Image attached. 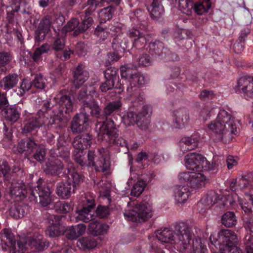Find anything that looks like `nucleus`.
Wrapping results in <instances>:
<instances>
[{
    "mask_svg": "<svg viewBox=\"0 0 253 253\" xmlns=\"http://www.w3.org/2000/svg\"><path fill=\"white\" fill-rule=\"evenodd\" d=\"M236 184L240 189H245L247 187L249 184V181L245 177H241L236 179L235 182H232L230 185L232 188L233 185Z\"/></svg>",
    "mask_w": 253,
    "mask_h": 253,
    "instance_id": "58",
    "label": "nucleus"
},
{
    "mask_svg": "<svg viewBox=\"0 0 253 253\" xmlns=\"http://www.w3.org/2000/svg\"><path fill=\"white\" fill-rule=\"evenodd\" d=\"M193 172L184 171L180 172L178 175V179L181 182H188L189 185L190 184L191 179Z\"/></svg>",
    "mask_w": 253,
    "mask_h": 253,
    "instance_id": "61",
    "label": "nucleus"
},
{
    "mask_svg": "<svg viewBox=\"0 0 253 253\" xmlns=\"http://www.w3.org/2000/svg\"><path fill=\"white\" fill-rule=\"evenodd\" d=\"M56 102L59 104L63 113L68 114L73 111V103L71 97L67 94H59L54 98Z\"/></svg>",
    "mask_w": 253,
    "mask_h": 253,
    "instance_id": "23",
    "label": "nucleus"
},
{
    "mask_svg": "<svg viewBox=\"0 0 253 253\" xmlns=\"http://www.w3.org/2000/svg\"><path fill=\"white\" fill-rule=\"evenodd\" d=\"M42 110H40L35 116L29 117L25 121L22 132L30 133L43 126L44 118H42Z\"/></svg>",
    "mask_w": 253,
    "mask_h": 253,
    "instance_id": "14",
    "label": "nucleus"
},
{
    "mask_svg": "<svg viewBox=\"0 0 253 253\" xmlns=\"http://www.w3.org/2000/svg\"><path fill=\"white\" fill-rule=\"evenodd\" d=\"M88 112L81 111L76 114L71 123V128L74 133H81L86 130L88 126Z\"/></svg>",
    "mask_w": 253,
    "mask_h": 253,
    "instance_id": "12",
    "label": "nucleus"
},
{
    "mask_svg": "<svg viewBox=\"0 0 253 253\" xmlns=\"http://www.w3.org/2000/svg\"><path fill=\"white\" fill-rule=\"evenodd\" d=\"M117 71L115 67H111L104 72L105 81L100 86L102 92H106L116 87L123 90L126 89L128 94L132 96L137 93L139 87L138 85H142L148 83L145 77L137 73L132 66L125 65L120 67L122 80L116 83V81L119 79Z\"/></svg>",
    "mask_w": 253,
    "mask_h": 253,
    "instance_id": "2",
    "label": "nucleus"
},
{
    "mask_svg": "<svg viewBox=\"0 0 253 253\" xmlns=\"http://www.w3.org/2000/svg\"><path fill=\"white\" fill-rule=\"evenodd\" d=\"M112 44L113 49L117 51H120L121 49L125 50L130 45L127 38L123 34H119L114 38Z\"/></svg>",
    "mask_w": 253,
    "mask_h": 253,
    "instance_id": "31",
    "label": "nucleus"
},
{
    "mask_svg": "<svg viewBox=\"0 0 253 253\" xmlns=\"http://www.w3.org/2000/svg\"><path fill=\"white\" fill-rule=\"evenodd\" d=\"M147 199L148 197H146L139 204L134 201L128 202V207L133 209L126 210L124 216L132 222H140L148 220L152 217V209L151 203Z\"/></svg>",
    "mask_w": 253,
    "mask_h": 253,
    "instance_id": "8",
    "label": "nucleus"
},
{
    "mask_svg": "<svg viewBox=\"0 0 253 253\" xmlns=\"http://www.w3.org/2000/svg\"><path fill=\"white\" fill-rule=\"evenodd\" d=\"M98 94L92 85L84 86L78 92L77 99L82 104L81 111L89 112L92 117H99L100 107L94 100Z\"/></svg>",
    "mask_w": 253,
    "mask_h": 253,
    "instance_id": "7",
    "label": "nucleus"
},
{
    "mask_svg": "<svg viewBox=\"0 0 253 253\" xmlns=\"http://www.w3.org/2000/svg\"><path fill=\"white\" fill-rule=\"evenodd\" d=\"M236 92L242 94L246 98H253V79L250 76L241 77L235 87Z\"/></svg>",
    "mask_w": 253,
    "mask_h": 253,
    "instance_id": "11",
    "label": "nucleus"
},
{
    "mask_svg": "<svg viewBox=\"0 0 253 253\" xmlns=\"http://www.w3.org/2000/svg\"><path fill=\"white\" fill-rule=\"evenodd\" d=\"M174 126L182 128L188 123L189 115L187 110L184 108H179L173 112Z\"/></svg>",
    "mask_w": 253,
    "mask_h": 253,
    "instance_id": "20",
    "label": "nucleus"
},
{
    "mask_svg": "<svg viewBox=\"0 0 253 253\" xmlns=\"http://www.w3.org/2000/svg\"><path fill=\"white\" fill-rule=\"evenodd\" d=\"M1 234L2 240L5 242V245L11 248V253H23L24 250L29 249H33V251H42L48 247L49 243L43 240L42 235H34L33 237H28L23 241L17 243L18 250H16V241L10 230L4 229Z\"/></svg>",
    "mask_w": 253,
    "mask_h": 253,
    "instance_id": "4",
    "label": "nucleus"
},
{
    "mask_svg": "<svg viewBox=\"0 0 253 253\" xmlns=\"http://www.w3.org/2000/svg\"><path fill=\"white\" fill-rule=\"evenodd\" d=\"M147 184L142 179L138 180L132 186L130 194L134 197L139 196L144 191Z\"/></svg>",
    "mask_w": 253,
    "mask_h": 253,
    "instance_id": "46",
    "label": "nucleus"
},
{
    "mask_svg": "<svg viewBox=\"0 0 253 253\" xmlns=\"http://www.w3.org/2000/svg\"><path fill=\"white\" fill-rule=\"evenodd\" d=\"M31 195L34 198V200L43 207L52 206L51 202V191L48 186L38 185L34 188L31 189Z\"/></svg>",
    "mask_w": 253,
    "mask_h": 253,
    "instance_id": "10",
    "label": "nucleus"
},
{
    "mask_svg": "<svg viewBox=\"0 0 253 253\" xmlns=\"http://www.w3.org/2000/svg\"><path fill=\"white\" fill-rule=\"evenodd\" d=\"M107 0H87L85 3L87 7L84 11V18L82 22H79L77 19L70 20L62 29L63 32L73 31V35L77 36L80 34L85 32L91 26L93 23L91 15L97 7L103 6V3Z\"/></svg>",
    "mask_w": 253,
    "mask_h": 253,
    "instance_id": "5",
    "label": "nucleus"
},
{
    "mask_svg": "<svg viewBox=\"0 0 253 253\" xmlns=\"http://www.w3.org/2000/svg\"><path fill=\"white\" fill-rule=\"evenodd\" d=\"M49 208H54L55 211L58 212L66 213L73 210V204L71 202L58 201L55 203H53L52 206H49Z\"/></svg>",
    "mask_w": 253,
    "mask_h": 253,
    "instance_id": "38",
    "label": "nucleus"
},
{
    "mask_svg": "<svg viewBox=\"0 0 253 253\" xmlns=\"http://www.w3.org/2000/svg\"><path fill=\"white\" fill-rule=\"evenodd\" d=\"M212 114H213V108L211 106H206L202 109L200 117L203 121H206Z\"/></svg>",
    "mask_w": 253,
    "mask_h": 253,
    "instance_id": "54",
    "label": "nucleus"
},
{
    "mask_svg": "<svg viewBox=\"0 0 253 253\" xmlns=\"http://www.w3.org/2000/svg\"><path fill=\"white\" fill-rule=\"evenodd\" d=\"M65 47V37L63 35L58 34L54 41L52 48L55 51L62 50Z\"/></svg>",
    "mask_w": 253,
    "mask_h": 253,
    "instance_id": "50",
    "label": "nucleus"
},
{
    "mask_svg": "<svg viewBox=\"0 0 253 253\" xmlns=\"http://www.w3.org/2000/svg\"><path fill=\"white\" fill-rule=\"evenodd\" d=\"M150 108L147 106L142 108L141 112L137 114L136 123L137 126L142 130H146L150 123L149 112Z\"/></svg>",
    "mask_w": 253,
    "mask_h": 253,
    "instance_id": "27",
    "label": "nucleus"
},
{
    "mask_svg": "<svg viewBox=\"0 0 253 253\" xmlns=\"http://www.w3.org/2000/svg\"><path fill=\"white\" fill-rule=\"evenodd\" d=\"M208 182L206 177L200 172H193L189 186L196 189L205 186Z\"/></svg>",
    "mask_w": 253,
    "mask_h": 253,
    "instance_id": "34",
    "label": "nucleus"
},
{
    "mask_svg": "<svg viewBox=\"0 0 253 253\" xmlns=\"http://www.w3.org/2000/svg\"><path fill=\"white\" fill-rule=\"evenodd\" d=\"M114 10V8L112 6H108L101 9L98 12L101 23H105L107 21L110 20L112 17Z\"/></svg>",
    "mask_w": 253,
    "mask_h": 253,
    "instance_id": "43",
    "label": "nucleus"
},
{
    "mask_svg": "<svg viewBox=\"0 0 253 253\" xmlns=\"http://www.w3.org/2000/svg\"><path fill=\"white\" fill-rule=\"evenodd\" d=\"M64 168L61 160L58 158H52L46 162L43 170L47 174L59 176Z\"/></svg>",
    "mask_w": 253,
    "mask_h": 253,
    "instance_id": "16",
    "label": "nucleus"
},
{
    "mask_svg": "<svg viewBox=\"0 0 253 253\" xmlns=\"http://www.w3.org/2000/svg\"><path fill=\"white\" fill-rule=\"evenodd\" d=\"M137 114L132 111H129L125 114L123 117V121L126 126L134 124L136 121Z\"/></svg>",
    "mask_w": 253,
    "mask_h": 253,
    "instance_id": "51",
    "label": "nucleus"
},
{
    "mask_svg": "<svg viewBox=\"0 0 253 253\" xmlns=\"http://www.w3.org/2000/svg\"><path fill=\"white\" fill-rule=\"evenodd\" d=\"M10 171L9 166L6 161L0 163V176H3L5 178L8 177V174Z\"/></svg>",
    "mask_w": 253,
    "mask_h": 253,
    "instance_id": "60",
    "label": "nucleus"
},
{
    "mask_svg": "<svg viewBox=\"0 0 253 253\" xmlns=\"http://www.w3.org/2000/svg\"><path fill=\"white\" fill-rule=\"evenodd\" d=\"M46 80L41 74H36L32 82V85L39 89H43L45 86Z\"/></svg>",
    "mask_w": 253,
    "mask_h": 253,
    "instance_id": "52",
    "label": "nucleus"
},
{
    "mask_svg": "<svg viewBox=\"0 0 253 253\" xmlns=\"http://www.w3.org/2000/svg\"><path fill=\"white\" fill-rule=\"evenodd\" d=\"M75 161L81 166L83 167L86 165L84 161V157L83 151H77L75 150L73 153Z\"/></svg>",
    "mask_w": 253,
    "mask_h": 253,
    "instance_id": "59",
    "label": "nucleus"
},
{
    "mask_svg": "<svg viewBox=\"0 0 253 253\" xmlns=\"http://www.w3.org/2000/svg\"><path fill=\"white\" fill-rule=\"evenodd\" d=\"M218 237L223 244L222 247L237 245L238 242L237 236L234 231L231 230H221L218 233Z\"/></svg>",
    "mask_w": 253,
    "mask_h": 253,
    "instance_id": "18",
    "label": "nucleus"
},
{
    "mask_svg": "<svg viewBox=\"0 0 253 253\" xmlns=\"http://www.w3.org/2000/svg\"><path fill=\"white\" fill-rule=\"evenodd\" d=\"M193 5V0H179V9L186 15L191 14Z\"/></svg>",
    "mask_w": 253,
    "mask_h": 253,
    "instance_id": "47",
    "label": "nucleus"
},
{
    "mask_svg": "<svg viewBox=\"0 0 253 253\" xmlns=\"http://www.w3.org/2000/svg\"><path fill=\"white\" fill-rule=\"evenodd\" d=\"M45 149L43 146L39 145L33 158L40 163L43 162L45 159Z\"/></svg>",
    "mask_w": 253,
    "mask_h": 253,
    "instance_id": "53",
    "label": "nucleus"
},
{
    "mask_svg": "<svg viewBox=\"0 0 253 253\" xmlns=\"http://www.w3.org/2000/svg\"><path fill=\"white\" fill-rule=\"evenodd\" d=\"M247 253H253V236L251 234L247 235L244 239Z\"/></svg>",
    "mask_w": 253,
    "mask_h": 253,
    "instance_id": "55",
    "label": "nucleus"
},
{
    "mask_svg": "<svg viewBox=\"0 0 253 253\" xmlns=\"http://www.w3.org/2000/svg\"><path fill=\"white\" fill-rule=\"evenodd\" d=\"M87 205L86 206H84L81 210L78 211L79 215L77 217V218H79L84 222H87L90 220V217H88L87 215L91 210L95 206L93 200H87Z\"/></svg>",
    "mask_w": 253,
    "mask_h": 253,
    "instance_id": "35",
    "label": "nucleus"
},
{
    "mask_svg": "<svg viewBox=\"0 0 253 253\" xmlns=\"http://www.w3.org/2000/svg\"><path fill=\"white\" fill-rule=\"evenodd\" d=\"M77 245L84 250H90L96 246L97 241L91 236L84 237L78 240Z\"/></svg>",
    "mask_w": 253,
    "mask_h": 253,
    "instance_id": "37",
    "label": "nucleus"
},
{
    "mask_svg": "<svg viewBox=\"0 0 253 253\" xmlns=\"http://www.w3.org/2000/svg\"><path fill=\"white\" fill-rule=\"evenodd\" d=\"M51 17L45 16L42 19L35 31V41L41 42L44 40L46 36L51 31Z\"/></svg>",
    "mask_w": 253,
    "mask_h": 253,
    "instance_id": "15",
    "label": "nucleus"
},
{
    "mask_svg": "<svg viewBox=\"0 0 253 253\" xmlns=\"http://www.w3.org/2000/svg\"><path fill=\"white\" fill-rule=\"evenodd\" d=\"M88 77V72L84 70L82 65H79L74 72L73 84L76 88H79Z\"/></svg>",
    "mask_w": 253,
    "mask_h": 253,
    "instance_id": "26",
    "label": "nucleus"
},
{
    "mask_svg": "<svg viewBox=\"0 0 253 253\" xmlns=\"http://www.w3.org/2000/svg\"><path fill=\"white\" fill-rule=\"evenodd\" d=\"M22 0H10L12 11L7 12V17L11 19L12 18L13 12H17L20 9Z\"/></svg>",
    "mask_w": 253,
    "mask_h": 253,
    "instance_id": "56",
    "label": "nucleus"
},
{
    "mask_svg": "<svg viewBox=\"0 0 253 253\" xmlns=\"http://www.w3.org/2000/svg\"><path fill=\"white\" fill-rule=\"evenodd\" d=\"M26 141V153H31L38 147V144L33 139L29 138Z\"/></svg>",
    "mask_w": 253,
    "mask_h": 253,
    "instance_id": "63",
    "label": "nucleus"
},
{
    "mask_svg": "<svg viewBox=\"0 0 253 253\" xmlns=\"http://www.w3.org/2000/svg\"><path fill=\"white\" fill-rule=\"evenodd\" d=\"M11 54L5 51L0 52V65L4 66L8 64L11 60Z\"/></svg>",
    "mask_w": 253,
    "mask_h": 253,
    "instance_id": "57",
    "label": "nucleus"
},
{
    "mask_svg": "<svg viewBox=\"0 0 253 253\" xmlns=\"http://www.w3.org/2000/svg\"><path fill=\"white\" fill-rule=\"evenodd\" d=\"M174 197L176 201L179 203H184L189 197V190L185 186L177 185L174 189Z\"/></svg>",
    "mask_w": 253,
    "mask_h": 253,
    "instance_id": "36",
    "label": "nucleus"
},
{
    "mask_svg": "<svg viewBox=\"0 0 253 253\" xmlns=\"http://www.w3.org/2000/svg\"><path fill=\"white\" fill-rule=\"evenodd\" d=\"M149 50L153 54L164 58L170 54V52L165 44L159 40L151 42L149 44Z\"/></svg>",
    "mask_w": 253,
    "mask_h": 253,
    "instance_id": "24",
    "label": "nucleus"
},
{
    "mask_svg": "<svg viewBox=\"0 0 253 253\" xmlns=\"http://www.w3.org/2000/svg\"><path fill=\"white\" fill-rule=\"evenodd\" d=\"M18 81V77L16 74H9L0 81V87L4 90H9L15 87Z\"/></svg>",
    "mask_w": 253,
    "mask_h": 253,
    "instance_id": "29",
    "label": "nucleus"
},
{
    "mask_svg": "<svg viewBox=\"0 0 253 253\" xmlns=\"http://www.w3.org/2000/svg\"><path fill=\"white\" fill-rule=\"evenodd\" d=\"M64 229L60 223L51 225L48 226L45 230V234L50 237H56L61 235Z\"/></svg>",
    "mask_w": 253,
    "mask_h": 253,
    "instance_id": "42",
    "label": "nucleus"
},
{
    "mask_svg": "<svg viewBox=\"0 0 253 253\" xmlns=\"http://www.w3.org/2000/svg\"><path fill=\"white\" fill-rule=\"evenodd\" d=\"M92 137L89 133H84L76 136L72 143V145L77 151H83L90 146Z\"/></svg>",
    "mask_w": 253,
    "mask_h": 253,
    "instance_id": "19",
    "label": "nucleus"
},
{
    "mask_svg": "<svg viewBox=\"0 0 253 253\" xmlns=\"http://www.w3.org/2000/svg\"><path fill=\"white\" fill-rule=\"evenodd\" d=\"M98 151L102 158L96 161L94 167L96 171L107 172L110 168V162L107 158L104 157L107 155L108 151L103 148L98 149Z\"/></svg>",
    "mask_w": 253,
    "mask_h": 253,
    "instance_id": "25",
    "label": "nucleus"
},
{
    "mask_svg": "<svg viewBox=\"0 0 253 253\" xmlns=\"http://www.w3.org/2000/svg\"><path fill=\"white\" fill-rule=\"evenodd\" d=\"M220 251H222V253H240L241 252V250L236 245L220 247Z\"/></svg>",
    "mask_w": 253,
    "mask_h": 253,
    "instance_id": "62",
    "label": "nucleus"
},
{
    "mask_svg": "<svg viewBox=\"0 0 253 253\" xmlns=\"http://www.w3.org/2000/svg\"><path fill=\"white\" fill-rule=\"evenodd\" d=\"M183 143L186 147V150L191 151L195 149L198 146V139L195 136L185 137L182 138L181 143Z\"/></svg>",
    "mask_w": 253,
    "mask_h": 253,
    "instance_id": "45",
    "label": "nucleus"
},
{
    "mask_svg": "<svg viewBox=\"0 0 253 253\" xmlns=\"http://www.w3.org/2000/svg\"><path fill=\"white\" fill-rule=\"evenodd\" d=\"M221 223L227 227H232L237 223V217L232 211H228L223 214L221 219Z\"/></svg>",
    "mask_w": 253,
    "mask_h": 253,
    "instance_id": "40",
    "label": "nucleus"
},
{
    "mask_svg": "<svg viewBox=\"0 0 253 253\" xmlns=\"http://www.w3.org/2000/svg\"><path fill=\"white\" fill-rule=\"evenodd\" d=\"M186 168L191 170L201 172L211 169L210 163L200 154L192 153L185 157Z\"/></svg>",
    "mask_w": 253,
    "mask_h": 253,
    "instance_id": "9",
    "label": "nucleus"
},
{
    "mask_svg": "<svg viewBox=\"0 0 253 253\" xmlns=\"http://www.w3.org/2000/svg\"><path fill=\"white\" fill-rule=\"evenodd\" d=\"M5 117L6 120L11 122H15L19 118V114L14 108L6 107L5 109Z\"/></svg>",
    "mask_w": 253,
    "mask_h": 253,
    "instance_id": "49",
    "label": "nucleus"
},
{
    "mask_svg": "<svg viewBox=\"0 0 253 253\" xmlns=\"http://www.w3.org/2000/svg\"><path fill=\"white\" fill-rule=\"evenodd\" d=\"M122 104L119 100L113 101L107 103L103 109V114L101 113V109L100 108V116L99 117H95L97 119H104L106 120L103 122H98L95 124V127L98 124H106L107 121H113L111 117L119 110L122 107Z\"/></svg>",
    "mask_w": 253,
    "mask_h": 253,
    "instance_id": "13",
    "label": "nucleus"
},
{
    "mask_svg": "<svg viewBox=\"0 0 253 253\" xmlns=\"http://www.w3.org/2000/svg\"><path fill=\"white\" fill-rule=\"evenodd\" d=\"M208 127L216 135L218 140L225 143L230 142L233 135L238 133L235 119L224 110H220L216 119L209 124Z\"/></svg>",
    "mask_w": 253,
    "mask_h": 253,
    "instance_id": "3",
    "label": "nucleus"
},
{
    "mask_svg": "<svg viewBox=\"0 0 253 253\" xmlns=\"http://www.w3.org/2000/svg\"><path fill=\"white\" fill-rule=\"evenodd\" d=\"M128 34L130 38H134L133 47L140 50L145 47L147 43V38L146 36L141 33L139 30L136 29H131L129 31Z\"/></svg>",
    "mask_w": 253,
    "mask_h": 253,
    "instance_id": "21",
    "label": "nucleus"
},
{
    "mask_svg": "<svg viewBox=\"0 0 253 253\" xmlns=\"http://www.w3.org/2000/svg\"><path fill=\"white\" fill-rule=\"evenodd\" d=\"M56 192L57 195L61 198L67 199L75 192V188L71 181L59 182L57 184Z\"/></svg>",
    "mask_w": 253,
    "mask_h": 253,
    "instance_id": "22",
    "label": "nucleus"
},
{
    "mask_svg": "<svg viewBox=\"0 0 253 253\" xmlns=\"http://www.w3.org/2000/svg\"><path fill=\"white\" fill-rule=\"evenodd\" d=\"M222 198L214 191H209L206 195V197L201 200V203H199V206L200 204L204 205L206 209H209L211 206L216 203L220 202Z\"/></svg>",
    "mask_w": 253,
    "mask_h": 253,
    "instance_id": "30",
    "label": "nucleus"
},
{
    "mask_svg": "<svg viewBox=\"0 0 253 253\" xmlns=\"http://www.w3.org/2000/svg\"><path fill=\"white\" fill-rule=\"evenodd\" d=\"M156 234L158 239L163 243L180 242L179 250L183 253H188L191 249L192 251L190 253H208L206 247L207 241L199 238L198 235L190 245V241L195 235L193 228L184 222L176 224L174 230L168 228L158 230Z\"/></svg>",
    "mask_w": 253,
    "mask_h": 253,
    "instance_id": "1",
    "label": "nucleus"
},
{
    "mask_svg": "<svg viewBox=\"0 0 253 253\" xmlns=\"http://www.w3.org/2000/svg\"><path fill=\"white\" fill-rule=\"evenodd\" d=\"M242 209L245 212H250L253 211V197L250 195L240 203Z\"/></svg>",
    "mask_w": 253,
    "mask_h": 253,
    "instance_id": "48",
    "label": "nucleus"
},
{
    "mask_svg": "<svg viewBox=\"0 0 253 253\" xmlns=\"http://www.w3.org/2000/svg\"><path fill=\"white\" fill-rule=\"evenodd\" d=\"M210 1V0H203L202 2L195 3L193 9L197 14L201 15L204 12H207L211 8V3Z\"/></svg>",
    "mask_w": 253,
    "mask_h": 253,
    "instance_id": "44",
    "label": "nucleus"
},
{
    "mask_svg": "<svg viewBox=\"0 0 253 253\" xmlns=\"http://www.w3.org/2000/svg\"><path fill=\"white\" fill-rule=\"evenodd\" d=\"M234 203L235 201L233 199V196L232 195H228L227 197H225L223 200V199L221 200L219 204H222L223 207L229 209L230 207L234 206Z\"/></svg>",
    "mask_w": 253,
    "mask_h": 253,
    "instance_id": "64",
    "label": "nucleus"
},
{
    "mask_svg": "<svg viewBox=\"0 0 253 253\" xmlns=\"http://www.w3.org/2000/svg\"><path fill=\"white\" fill-rule=\"evenodd\" d=\"M42 118L44 119V125L49 127L50 126L56 123V121L61 122L62 120V118L64 117L63 111L62 110H59L58 113L56 115H54L53 116H50L49 118L48 117L45 116V112L42 110Z\"/></svg>",
    "mask_w": 253,
    "mask_h": 253,
    "instance_id": "41",
    "label": "nucleus"
},
{
    "mask_svg": "<svg viewBox=\"0 0 253 253\" xmlns=\"http://www.w3.org/2000/svg\"><path fill=\"white\" fill-rule=\"evenodd\" d=\"M165 0H152L148 7L150 16L154 20H158L162 17L164 13V3Z\"/></svg>",
    "mask_w": 253,
    "mask_h": 253,
    "instance_id": "17",
    "label": "nucleus"
},
{
    "mask_svg": "<svg viewBox=\"0 0 253 253\" xmlns=\"http://www.w3.org/2000/svg\"><path fill=\"white\" fill-rule=\"evenodd\" d=\"M96 131L97 132L99 140L121 146L124 148L122 151L125 153L128 152L126 142L122 137H119L118 130L114 121H109L105 124H97Z\"/></svg>",
    "mask_w": 253,
    "mask_h": 253,
    "instance_id": "6",
    "label": "nucleus"
},
{
    "mask_svg": "<svg viewBox=\"0 0 253 253\" xmlns=\"http://www.w3.org/2000/svg\"><path fill=\"white\" fill-rule=\"evenodd\" d=\"M109 226L106 224L99 222L97 220H93L88 225V230L93 236L103 234L106 232Z\"/></svg>",
    "mask_w": 253,
    "mask_h": 253,
    "instance_id": "32",
    "label": "nucleus"
},
{
    "mask_svg": "<svg viewBox=\"0 0 253 253\" xmlns=\"http://www.w3.org/2000/svg\"><path fill=\"white\" fill-rule=\"evenodd\" d=\"M26 194L27 189L24 183L12 184L10 189V195L13 198H19V200H21L25 197Z\"/></svg>",
    "mask_w": 253,
    "mask_h": 253,
    "instance_id": "33",
    "label": "nucleus"
},
{
    "mask_svg": "<svg viewBox=\"0 0 253 253\" xmlns=\"http://www.w3.org/2000/svg\"><path fill=\"white\" fill-rule=\"evenodd\" d=\"M69 173L68 181H71L72 185L75 188L76 185L83 182L84 180V176L77 172L74 165L72 163H69L67 166Z\"/></svg>",
    "mask_w": 253,
    "mask_h": 253,
    "instance_id": "28",
    "label": "nucleus"
},
{
    "mask_svg": "<svg viewBox=\"0 0 253 253\" xmlns=\"http://www.w3.org/2000/svg\"><path fill=\"white\" fill-rule=\"evenodd\" d=\"M26 209L27 207L25 205H14L9 209V215L15 219L22 218L26 213L25 210Z\"/></svg>",
    "mask_w": 253,
    "mask_h": 253,
    "instance_id": "39",
    "label": "nucleus"
}]
</instances>
